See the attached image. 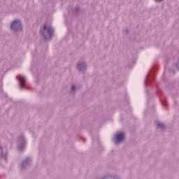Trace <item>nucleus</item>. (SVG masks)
<instances>
[{
    "instance_id": "obj_1",
    "label": "nucleus",
    "mask_w": 179,
    "mask_h": 179,
    "mask_svg": "<svg viewBox=\"0 0 179 179\" xmlns=\"http://www.w3.org/2000/svg\"><path fill=\"white\" fill-rule=\"evenodd\" d=\"M53 31L54 30L51 28V27H47L45 24L43 26V28L41 29V33L45 40H47L48 38H51Z\"/></svg>"
},
{
    "instance_id": "obj_2",
    "label": "nucleus",
    "mask_w": 179,
    "mask_h": 179,
    "mask_svg": "<svg viewBox=\"0 0 179 179\" xmlns=\"http://www.w3.org/2000/svg\"><path fill=\"white\" fill-rule=\"evenodd\" d=\"M11 29L14 31H19V30H22V23L19 20H15L11 24Z\"/></svg>"
},
{
    "instance_id": "obj_3",
    "label": "nucleus",
    "mask_w": 179,
    "mask_h": 179,
    "mask_svg": "<svg viewBox=\"0 0 179 179\" xmlns=\"http://www.w3.org/2000/svg\"><path fill=\"white\" fill-rule=\"evenodd\" d=\"M125 138V134L124 133H118L116 135V141L115 143H118V142H121L122 141H124Z\"/></svg>"
},
{
    "instance_id": "obj_4",
    "label": "nucleus",
    "mask_w": 179,
    "mask_h": 179,
    "mask_svg": "<svg viewBox=\"0 0 179 179\" xmlns=\"http://www.w3.org/2000/svg\"><path fill=\"white\" fill-rule=\"evenodd\" d=\"M17 79L20 80V87H24V83H26V78L23 76H17Z\"/></svg>"
},
{
    "instance_id": "obj_5",
    "label": "nucleus",
    "mask_w": 179,
    "mask_h": 179,
    "mask_svg": "<svg viewBox=\"0 0 179 179\" xmlns=\"http://www.w3.org/2000/svg\"><path fill=\"white\" fill-rule=\"evenodd\" d=\"M157 127H159V128H163V124H162V123H158V124H157Z\"/></svg>"
},
{
    "instance_id": "obj_6",
    "label": "nucleus",
    "mask_w": 179,
    "mask_h": 179,
    "mask_svg": "<svg viewBox=\"0 0 179 179\" xmlns=\"http://www.w3.org/2000/svg\"><path fill=\"white\" fill-rule=\"evenodd\" d=\"M71 90H75V86L74 85L72 86Z\"/></svg>"
},
{
    "instance_id": "obj_7",
    "label": "nucleus",
    "mask_w": 179,
    "mask_h": 179,
    "mask_svg": "<svg viewBox=\"0 0 179 179\" xmlns=\"http://www.w3.org/2000/svg\"><path fill=\"white\" fill-rule=\"evenodd\" d=\"M1 154H2V148H0V155H1Z\"/></svg>"
},
{
    "instance_id": "obj_8",
    "label": "nucleus",
    "mask_w": 179,
    "mask_h": 179,
    "mask_svg": "<svg viewBox=\"0 0 179 179\" xmlns=\"http://www.w3.org/2000/svg\"><path fill=\"white\" fill-rule=\"evenodd\" d=\"M156 1V2H162V1H163V0H155Z\"/></svg>"
},
{
    "instance_id": "obj_9",
    "label": "nucleus",
    "mask_w": 179,
    "mask_h": 179,
    "mask_svg": "<svg viewBox=\"0 0 179 179\" xmlns=\"http://www.w3.org/2000/svg\"><path fill=\"white\" fill-rule=\"evenodd\" d=\"M78 69L80 70V64H78Z\"/></svg>"
},
{
    "instance_id": "obj_10",
    "label": "nucleus",
    "mask_w": 179,
    "mask_h": 179,
    "mask_svg": "<svg viewBox=\"0 0 179 179\" xmlns=\"http://www.w3.org/2000/svg\"><path fill=\"white\" fill-rule=\"evenodd\" d=\"M29 160V159H27L25 161H24V163H26V162H27Z\"/></svg>"
},
{
    "instance_id": "obj_11",
    "label": "nucleus",
    "mask_w": 179,
    "mask_h": 179,
    "mask_svg": "<svg viewBox=\"0 0 179 179\" xmlns=\"http://www.w3.org/2000/svg\"><path fill=\"white\" fill-rule=\"evenodd\" d=\"M81 66H83V64H82Z\"/></svg>"
},
{
    "instance_id": "obj_12",
    "label": "nucleus",
    "mask_w": 179,
    "mask_h": 179,
    "mask_svg": "<svg viewBox=\"0 0 179 179\" xmlns=\"http://www.w3.org/2000/svg\"><path fill=\"white\" fill-rule=\"evenodd\" d=\"M178 69L179 70V67H178Z\"/></svg>"
}]
</instances>
